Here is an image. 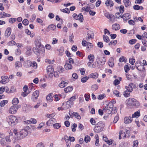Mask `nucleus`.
<instances>
[{
  "label": "nucleus",
  "mask_w": 147,
  "mask_h": 147,
  "mask_svg": "<svg viewBox=\"0 0 147 147\" xmlns=\"http://www.w3.org/2000/svg\"><path fill=\"white\" fill-rule=\"evenodd\" d=\"M113 105L112 102H109L106 106L103 107L102 110L100 109L98 110L99 114L102 116L103 114V112L106 114L109 115L111 113L113 114L116 113L117 109L116 107H114Z\"/></svg>",
  "instance_id": "f257e3e1"
},
{
  "label": "nucleus",
  "mask_w": 147,
  "mask_h": 147,
  "mask_svg": "<svg viewBox=\"0 0 147 147\" xmlns=\"http://www.w3.org/2000/svg\"><path fill=\"white\" fill-rule=\"evenodd\" d=\"M127 104L129 106H133L134 107L138 108L140 105L139 102L134 98H130L126 101Z\"/></svg>",
  "instance_id": "f03ea898"
},
{
  "label": "nucleus",
  "mask_w": 147,
  "mask_h": 147,
  "mask_svg": "<svg viewBox=\"0 0 147 147\" xmlns=\"http://www.w3.org/2000/svg\"><path fill=\"white\" fill-rule=\"evenodd\" d=\"M105 126V123L102 121H100L97 123L95 126L94 130L96 133H98L102 131Z\"/></svg>",
  "instance_id": "7ed1b4c3"
},
{
  "label": "nucleus",
  "mask_w": 147,
  "mask_h": 147,
  "mask_svg": "<svg viewBox=\"0 0 147 147\" xmlns=\"http://www.w3.org/2000/svg\"><path fill=\"white\" fill-rule=\"evenodd\" d=\"M7 121L9 125L11 126H13L17 123L18 119L16 116L10 115L8 117Z\"/></svg>",
  "instance_id": "20e7f679"
},
{
  "label": "nucleus",
  "mask_w": 147,
  "mask_h": 147,
  "mask_svg": "<svg viewBox=\"0 0 147 147\" xmlns=\"http://www.w3.org/2000/svg\"><path fill=\"white\" fill-rule=\"evenodd\" d=\"M30 129V127L28 126H26L24 129H22L19 132L20 136L18 139H22L26 136L28 134V131Z\"/></svg>",
  "instance_id": "39448f33"
},
{
  "label": "nucleus",
  "mask_w": 147,
  "mask_h": 147,
  "mask_svg": "<svg viewBox=\"0 0 147 147\" xmlns=\"http://www.w3.org/2000/svg\"><path fill=\"white\" fill-rule=\"evenodd\" d=\"M33 50L34 53L38 56L43 54L45 53V48L43 46L35 48Z\"/></svg>",
  "instance_id": "423d86ee"
},
{
  "label": "nucleus",
  "mask_w": 147,
  "mask_h": 147,
  "mask_svg": "<svg viewBox=\"0 0 147 147\" xmlns=\"http://www.w3.org/2000/svg\"><path fill=\"white\" fill-rule=\"evenodd\" d=\"M96 60L98 66L99 67L104 65L106 61L104 57H103V58H100L98 57H97Z\"/></svg>",
  "instance_id": "0eeeda50"
},
{
  "label": "nucleus",
  "mask_w": 147,
  "mask_h": 147,
  "mask_svg": "<svg viewBox=\"0 0 147 147\" xmlns=\"http://www.w3.org/2000/svg\"><path fill=\"white\" fill-rule=\"evenodd\" d=\"M72 16L74 19L76 20H78L81 22H82L83 21V16L81 13H80L78 15L76 13H74L73 14Z\"/></svg>",
  "instance_id": "6e6552de"
},
{
  "label": "nucleus",
  "mask_w": 147,
  "mask_h": 147,
  "mask_svg": "<svg viewBox=\"0 0 147 147\" xmlns=\"http://www.w3.org/2000/svg\"><path fill=\"white\" fill-rule=\"evenodd\" d=\"M74 104V102H71L70 100H68L66 102H64L62 104V105L64 106V109H67L72 107Z\"/></svg>",
  "instance_id": "1a4fd4ad"
},
{
  "label": "nucleus",
  "mask_w": 147,
  "mask_h": 147,
  "mask_svg": "<svg viewBox=\"0 0 147 147\" xmlns=\"http://www.w3.org/2000/svg\"><path fill=\"white\" fill-rule=\"evenodd\" d=\"M18 106L17 105H13L11 106V107L9 109V112L10 113L12 114L16 113L18 109L17 107Z\"/></svg>",
  "instance_id": "9d476101"
},
{
  "label": "nucleus",
  "mask_w": 147,
  "mask_h": 147,
  "mask_svg": "<svg viewBox=\"0 0 147 147\" xmlns=\"http://www.w3.org/2000/svg\"><path fill=\"white\" fill-rule=\"evenodd\" d=\"M105 16L107 18L109 19L112 22H114V16L113 15L110 14L109 12H106L105 13Z\"/></svg>",
  "instance_id": "9b49d317"
},
{
  "label": "nucleus",
  "mask_w": 147,
  "mask_h": 147,
  "mask_svg": "<svg viewBox=\"0 0 147 147\" xmlns=\"http://www.w3.org/2000/svg\"><path fill=\"white\" fill-rule=\"evenodd\" d=\"M132 118L130 116L125 117L124 119V123L126 124L131 123L133 120Z\"/></svg>",
  "instance_id": "f8f14e48"
},
{
  "label": "nucleus",
  "mask_w": 147,
  "mask_h": 147,
  "mask_svg": "<svg viewBox=\"0 0 147 147\" xmlns=\"http://www.w3.org/2000/svg\"><path fill=\"white\" fill-rule=\"evenodd\" d=\"M2 80L0 81V83L3 84H5L9 81V79L7 76H2Z\"/></svg>",
  "instance_id": "ddd939ff"
},
{
  "label": "nucleus",
  "mask_w": 147,
  "mask_h": 147,
  "mask_svg": "<svg viewBox=\"0 0 147 147\" xmlns=\"http://www.w3.org/2000/svg\"><path fill=\"white\" fill-rule=\"evenodd\" d=\"M131 15L129 13H126L123 14L121 18H122L124 21L127 22L131 18Z\"/></svg>",
  "instance_id": "4468645a"
},
{
  "label": "nucleus",
  "mask_w": 147,
  "mask_h": 147,
  "mask_svg": "<svg viewBox=\"0 0 147 147\" xmlns=\"http://www.w3.org/2000/svg\"><path fill=\"white\" fill-rule=\"evenodd\" d=\"M134 85L133 83H130L127 86H125V88L129 92H132L133 90V87H134Z\"/></svg>",
  "instance_id": "2eb2a0df"
},
{
  "label": "nucleus",
  "mask_w": 147,
  "mask_h": 147,
  "mask_svg": "<svg viewBox=\"0 0 147 147\" xmlns=\"http://www.w3.org/2000/svg\"><path fill=\"white\" fill-rule=\"evenodd\" d=\"M32 62L29 60L25 61L24 62L23 65L24 67L28 68L31 66Z\"/></svg>",
  "instance_id": "dca6fc26"
},
{
  "label": "nucleus",
  "mask_w": 147,
  "mask_h": 147,
  "mask_svg": "<svg viewBox=\"0 0 147 147\" xmlns=\"http://www.w3.org/2000/svg\"><path fill=\"white\" fill-rule=\"evenodd\" d=\"M88 37H86L87 40L90 38H94V33L92 31H89L87 32Z\"/></svg>",
  "instance_id": "f3484780"
},
{
  "label": "nucleus",
  "mask_w": 147,
  "mask_h": 147,
  "mask_svg": "<svg viewBox=\"0 0 147 147\" xmlns=\"http://www.w3.org/2000/svg\"><path fill=\"white\" fill-rule=\"evenodd\" d=\"M105 3L107 6H109L110 7H112L114 5L113 1L111 0H106Z\"/></svg>",
  "instance_id": "a211bd4d"
},
{
  "label": "nucleus",
  "mask_w": 147,
  "mask_h": 147,
  "mask_svg": "<svg viewBox=\"0 0 147 147\" xmlns=\"http://www.w3.org/2000/svg\"><path fill=\"white\" fill-rule=\"evenodd\" d=\"M11 15L10 14L5 13L3 11H2L0 13V18H4L6 17H10Z\"/></svg>",
  "instance_id": "6ab92c4d"
},
{
  "label": "nucleus",
  "mask_w": 147,
  "mask_h": 147,
  "mask_svg": "<svg viewBox=\"0 0 147 147\" xmlns=\"http://www.w3.org/2000/svg\"><path fill=\"white\" fill-rule=\"evenodd\" d=\"M11 29L10 28L8 27L6 29L5 34L6 36H7L8 37L11 34Z\"/></svg>",
  "instance_id": "aec40b11"
},
{
  "label": "nucleus",
  "mask_w": 147,
  "mask_h": 147,
  "mask_svg": "<svg viewBox=\"0 0 147 147\" xmlns=\"http://www.w3.org/2000/svg\"><path fill=\"white\" fill-rule=\"evenodd\" d=\"M90 78L96 79L98 76V74L96 72L90 74L88 76Z\"/></svg>",
  "instance_id": "412c9836"
},
{
  "label": "nucleus",
  "mask_w": 147,
  "mask_h": 147,
  "mask_svg": "<svg viewBox=\"0 0 147 147\" xmlns=\"http://www.w3.org/2000/svg\"><path fill=\"white\" fill-rule=\"evenodd\" d=\"M112 28L115 31L117 30L120 29V25L118 24H115L112 25Z\"/></svg>",
  "instance_id": "4be33fe9"
},
{
  "label": "nucleus",
  "mask_w": 147,
  "mask_h": 147,
  "mask_svg": "<svg viewBox=\"0 0 147 147\" xmlns=\"http://www.w3.org/2000/svg\"><path fill=\"white\" fill-rule=\"evenodd\" d=\"M53 94L52 93H50L49 94L47 95L46 97V99L47 101L51 102L53 101Z\"/></svg>",
  "instance_id": "5701e85b"
},
{
  "label": "nucleus",
  "mask_w": 147,
  "mask_h": 147,
  "mask_svg": "<svg viewBox=\"0 0 147 147\" xmlns=\"http://www.w3.org/2000/svg\"><path fill=\"white\" fill-rule=\"evenodd\" d=\"M47 73L53 72L54 69L52 65H50L47 67Z\"/></svg>",
  "instance_id": "b1692460"
},
{
  "label": "nucleus",
  "mask_w": 147,
  "mask_h": 147,
  "mask_svg": "<svg viewBox=\"0 0 147 147\" xmlns=\"http://www.w3.org/2000/svg\"><path fill=\"white\" fill-rule=\"evenodd\" d=\"M123 2L126 7H129L131 5V2L129 0H123Z\"/></svg>",
  "instance_id": "393cba45"
},
{
  "label": "nucleus",
  "mask_w": 147,
  "mask_h": 147,
  "mask_svg": "<svg viewBox=\"0 0 147 147\" xmlns=\"http://www.w3.org/2000/svg\"><path fill=\"white\" fill-rule=\"evenodd\" d=\"M87 45L86 49L88 51H89L90 50H91L93 47V44L88 42H87Z\"/></svg>",
  "instance_id": "a878e982"
},
{
  "label": "nucleus",
  "mask_w": 147,
  "mask_h": 147,
  "mask_svg": "<svg viewBox=\"0 0 147 147\" xmlns=\"http://www.w3.org/2000/svg\"><path fill=\"white\" fill-rule=\"evenodd\" d=\"M67 84L68 83L67 82H65L64 81H62L59 84V86L60 88H63L67 86Z\"/></svg>",
  "instance_id": "bb28decb"
},
{
  "label": "nucleus",
  "mask_w": 147,
  "mask_h": 147,
  "mask_svg": "<svg viewBox=\"0 0 147 147\" xmlns=\"http://www.w3.org/2000/svg\"><path fill=\"white\" fill-rule=\"evenodd\" d=\"M73 88L72 86H68V87L65 88L64 90L66 93H67L71 92L73 90Z\"/></svg>",
  "instance_id": "cd10ccee"
},
{
  "label": "nucleus",
  "mask_w": 147,
  "mask_h": 147,
  "mask_svg": "<svg viewBox=\"0 0 147 147\" xmlns=\"http://www.w3.org/2000/svg\"><path fill=\"white\" fill-rule=\"evenodd\" d=\"M64 67L66 69L69 70L72 68V66L70 64L66 63L64 65Z\"/></svg>",
  "instance_id": "c85d7f7f"
},
{
  "label": "nucleus",
  "mask_w": 147,
  "mask_h": 147,
  "mask_svg": "<svg viewBox=\"0 0 147 147\" xmlns=\"http://www.w3.org/2000/svg\"><path fill=\"white\" fill-rule=\"evenodd\" d=\"M19 100L16 98H14L12 100V103L14 105H16L18 103Z\"/></svg>",
  "instance_id": "c756f323"
},
{
  "label": "nucleus",
  "mask_w": 147,
  "mask_h": 147,
  "mask_svg": "<svg viewBox=\"0 0 147 147\" xmlns=\"http://www.w3.org/2000/svg\"><path fill=\"white\" fill-rule=\"evenodd\" d=\"M71 114H72L74 115V116L77 119H81V116L78 113L73 112V113H72Z\"/></svg>",
  "instance_id": "7c9ffc66"
},
{
  "label": "nucleus",
  "mask_w": 147,
  "mask_h": 147,
  "mask_svg": "<svg viewBox=\"0 0 147 147\" xmlns=\"http://www.w3.org/2000/svg\"><path fill=\"white\" fill-rule=\"evenodd\" d=\"M140 111H138L134 113L132 115V118L136 117H139L140 116Z\"/></svg>",
  "instance_id": "2f4dec72"
},
{
  "label": "nucleus",
  "mask_w": 147,
  "mask_h": 147,
  "mask_svg": "<svg viewBox=\"0 0 147 147\" xmlns=\"http://www.w3.org/2000/svg\"><path fill=\"white\" fill-rule=\"evenodd\" d=\"M94 57L93 55L90 54L89 55L88 57V59L89 60L93 62L94 61Z\"/></svg>",
  "instance_id": "473e14b6"
},
{
  "label": "nucleus",
  "mask_w": 147,
  "mask_h": 147,
  "mask_svg": "<svg viewBox=\"0 0 147 147\" xmlns=\"http://www.w3.org/2000/svg\"><path fill=\"white\" fill-rule=\"evenodd\" d=\"M131 92H129V91L128 90H125L124 91V93L123 94V95L125 97H127L129 96H130V93Z\"/></svg>",
  "instance_id": "72a5a7b5"
},
{
  "label": "nucleus",
  "mask_w": 147,
  "mask_h": 147,
  "mask_svg": "<svg viewBox=\"0 0 147 147\" xmlns=\"http://www.w3.org/2000/svg\"><path fill=\"white\" fill-rule=\"evenodd\" d=\"M39 91L36 90L33 93L32 96L38 98V97L39 96Z\"/></svg>",
  "instance_id": "f704fd0d"
},
{
  "label": "nucleus",
  "mask_w": 147,
  "mask_h": 147,
  "mask_svg": "<svg viewBox=\"0 0 147 147\" xmlns=\"http://www.w3.org/2000/svg\"><path fill=\"white\" fill-rule=\"evenodd\" d=\"M53 123H54V122L53 121V119H50L46 122V124L48 126H50L52 124L53 125Z\"/></svg>",
  "instance_id": "c9c22d12"
},
{
  "label": "nucleus",
  "mask_w": 147,
  "mask_h": 147,
  "mask_svg": "<svg viewBox=\"0 0 147 147\" xmlns=\"http://www.w3.org/2000/svg\"><path fill=\"white\" fill-rule=\"evenodd\" d=\"M57 69L58 71L60 73H63L65 70L64 69L62 66L57 67Z\"/></svg>",
  "instance_id": "e433bc0d"
},
{
  "label": "nucleus",
  "mask_w": 147,
  "mask_h": 147,
  "mask_svg": "<svg viewBox=\"0 0 147 147\" xmlns=\"http://www.w3.org/2000/svg\"><path fill=\"white\" fill-rule=\"evenodd\" d=\"M53 127L54 128L56 129H59L61 127V125L60 123H56L54 124H53Z\"/></svg>",
  "instance_id": "4c0bfd02"
},
{
  "label": "nucleus",
  "mask_w": 147,
  "mask_h": 147,
  "mask_svg": "<svg viewBox=\"0 0 147 147\" xmlns=\"http://www.w3.org/2000/svg\"><path fill=\"white\" fill-rule=\"evenodd\" d=\"M60 11L63 13H70V11L69 9L67 8H66L65 9H60Z\"/></svg>",
  "instance_id": "58836bf2"
},
{
  "label": "nucleus",
  "mask_w": 147,
  "mask_h": 147,
  "mask_svg": "<svg viewBox=\"0 0 147 147\" xmlns=\"http://www.w3.org/2000/svg\"><path fill=\"white\" fill-rule=\"evenodd\" d=\"M89 78V76H85L82 78L81 79V81L83 83L86 82Z\"/></svg>",
  "instance_id": "ea45409f"
},
{
  "label": "nucleus",
  "mask_w": 147,
  "mask_h": 147,
  "mask_svg": "<svg viewBox=\"0 0 147 147\" xmlns=\"http://www.w3.org/2000/svg\"><path fill=\"white\" fill-rule=\"evenodd\" d=\"M16 18H11L9 19V22L11 24L15 23L16 21Z\"/></svg>",
  "instance_id": "a19ab883"
},
{
  "label": "nucleus",
  "mask_w": 147,
  "mask_h": 147,
  "mask_svg": "<svg viewBox=\"0 0 147 147\" xmlns=\"http://www.w3.org/2000/svg\"><path fill=\"white\" fill-rule=\"evenodd\" d=\"M127 59L125 57L122 56L120 57L119 59V61L120 62H125Z\"/></svg>",
  "instance_id": "79ce46f5"
},
{
  "label": "nucleus",
  "mask_w": 147,
  "mask_h": 147,
  "mask_svg": "<svg viewBox=\"0 0 147 147\" xmlns=\"http://www.w3.org/2000/svg\"><path fill=\"white\" fill-rule=\"evenodd\" d=\"M113 94L117 97H121V94H120L119 91L117 90L114 91Z\"/></svg>",
  "instance_id": "37998d69"
},
{
  "label": "nucleus",
  "mask_w": 147,
  "mask_h": 147,
  "mask_svg": "<svg viewBox=\"0 0 147 147\" xmlns=\"http://www.w3.org/2000/svg\"><path fill=\"white\" fill-rule=\"evenodd\" d=\"M103 39L104 40V41L106 42H108L109 41V37L107 36H105L104 35H103Z\"/></svg>",
  "instance_id": "c03bdc74"
},
{
  "label": "nucleus",
  "mask_w": 147,
  "mask_h": 147,
  "mask_svg": "<svg viewBox=\"0 0 147 147\" xmlns=\"http://www.w3.org/2000/svg\"><path fill=\"white\" fill-rule=\"evenodd\" d=\"M8 102V101L7 100H3L1 101L0 103V106L1 107H3Z\"/></svg>",
  "instance_id": "a18cd8bd"
},
{
  "label": "nucleus",
  "mask_w": 147,
  "mask_h": 147,
  "mask_svg": "<svg viewBox=\"0 0 147 147\" xmlns=\"http://www.w3.org/2000/svg\"><path fill=\"white\" fill-rule=\"evenodd\" d=\"M90 140V138L88 136H86L84 138V140L86 143L89 142Z\"/></svg>",
  "instance_id": "49530a36"
},
{
  "label": "nucleus",
  "mask_w": 147,
  "mask_h": 147,
  "mask_svg": "<svg viewBox=\"0 0 147 147\" xmlns=\"http://www.w3.org/2000/svg\"><path fill=\"white\" fill-rule=\"evenodd\" d=\"M117 43V40H112L110 41L109 43L108 44V45L109 46L112 45L113 44L114 45H115Z\"/></svg>",
  "instance_id": "de8ad7c7"
},
{
  "label": "nucleus",
  "mask_w": 147,
  "mask_h": 147,
  "mask_svg": "<svg viewBox=\"0 0 147 147\" xmlns=\"http://www.w3.org/2000/svg\"><path fill=\"white\" fill-rule=\"evenodd\" d=\"M15 65L16 66L18 67H21L22 66V64L20 61H17L16 62Z\"/></svg>",
  "instance_id": "09e8293b"
},
{
  "label": "nucleus",
  "mask_w": 147,
  "mask_h": 147,
  "mask_svg": "<svg viewBox=\"0 0 147 147\" xmlns=\"http://www.w3.org/2000/svg\"><path fill=\"white\" fill-rule=\"evenodd\" d=\"M0 144L3 146H5L6 145V142L5 140V139H2L0 142Z\"/></svg>",
  "instance_id": "8fccbe9b"
},
{
  "label": "nucleus",
  "mask_w": 147,
  "mask_h": 147,
  "mask_svg": "<svg viewBox=\"0 0 147 147\" xmlns=\"http://www.w3.org/2000/svg\"><path fill=\"white\" fill-rule=\"evenodd\" d=\"M98 86L96 84H94L91 86V89L92 90H96L98 89Z\"/></svg>",
  "instance_id": "3c124183"
},
{
  "label": "nucleus",
  "mask_w": 147,
  "mask_h": 147,
  "mask_svg": "<svg viewBox=\"0 0 147 147\" xmlns=\"http://www.w3.org/2000/svg\"><path fill=\"white\" fill-rule=\"evenodd\" d=\"M120 12L121 13H123L124 11V7L123 5H121L119 7Z\"/></svg>",
  "instance_id": "603ef678"
},
{
  "label": "nucleus",
  "mask_w": 147,
  "mask_h": 147,
  "mask_svg": "<svg viewBox=\"0 0 147 147\" xmlns=\"http://www.w3.org/2000/svg\"><path fill=\"white\" fill-rule=\"evenodd\" d=\"M85 100L88 101L89 100V99L90 97V94L88 93H86L84 95Z\"/></svg>",
  "instance_id": "864d4df0"
},
{
  "label": "nucleus",
  "mask_w": 147,
  "mask_h": 147,
  "mask_svg": "<svg viewBox=\"0 0 147 147\" xmlns=\"http://www.w3.org/2000/svg\"><path fill=\"white\" fill-rule=\"evenodd\" d=\"M31 66H32L35 69H36L37 67V63L35 61H33V63L32 62V64H31Z\"/></svg>",
  "instance_id": "5fc2aeb1"
},
{
  "label": "nucleus",
  "mask_w": 147,
  "mask_h": 147,
  "mask_svg": "<svg viewBox=\"0 0 147 147\" xmlns=\"http://www.w3.org/2000/svg\"><path fill=\"white\" fill-rule=\"evenodd\" d=\"M35 45L36 47V48H37L38 47H40V46H43L42 45H41V44L40 42L38 40H37L36 41Z\"/></svg>",
  "instance_id": "6e6d98bb"
},
{
  "label": "nucleus",
  "mask_w": 147,
  "mask_h": 147,
  "mask_svg": "<svg viewBox=\"0 0 147 147\" xmlns=\"http://www.w3.org/2000/svg\"><path fill=\"white\" fill-rule=\"evenodd\" d=\"M124 69L125 72L127 73L130 70V68L127 65H125L124 66Z\"/></svg>",
  "instance_id": "4d7b16f0"
},
{
  "label": "nucleus",
  "mask_w": 147,
  "mask_h": 147,
  "mask_svg": "<svg viewBox=\"0 0 147 147\" xmlns=\"http://www.w3.org/2000/svg\"><path fill=\"white\" fill-rule=\"evenodd\" d=\"M49 28L51 30H54L56 28V26L53 24H51L49 26Z\"/></svg>",
  "instance_id": "13d9d810"
},
{
  "label": "nucleus",
  "mask_w": 147,
  "mask_h": 147,
  "mask_svg": "<svg viewBox=\"0 0 147 147\" xmlns=\"http://www.w3.org/2000/svg\"><path fill=\"white\" fill-rule=\"evenodd\" d=\"M137 40L135 39H132L129 41V43L131 45H133L136 42Z\"/></svg>",
  "instance_id": "bf43d9fd"
},
{
  "label": "nucleus",
  "mask_w": 147,
  "mask_h": 147,
  "mask_svg": "<svg viewBox=\"0 0 147 147\" xmlns=\"http://www.w3.org/2000/svg\"><path fill=\"white\" fill-rule=\"evenodd\" d=\"M55 115V113H53L51 114H47V117L48 118H53Z\"/></svg>",
  "instance_id": "052dcab7"
},
{
  "label": "nucleus",
  "mask_w": 147,
  "mask_h": 147,
  "mask_svg": "<svg viewBox=\"0 0 147 147\" xmlns=\"http://www.w3.org/2000/svg\"><path fill=\"white\" fill-rule=\"evenodd\" d=\"M29 23L28 20L27 19H24L22 21V23L25 26L28 25Z\"/></svg>",
  "instance_id": "680f3d73"
},
{
  "label": "nucleus",
  "mask_w": 147,
  "mask_h": 147,
  "mask_svg": "<svg viewBox=\"0 0 147 147\" xmlns=\"http://www.w3.org/2000/svg\"><path fill=\"white\" fill-rule=\"evenodd\" d=\"M104 97H105V94H103L99 95L98 96L97 98L99 100H102L104 98Z\"/></svg>",
  "instance_id": "e2e57ef3"
},
{
  "label": "nucleus",
  "mask_w": 147,
  "mask_h": 147,
  "mask_svg": "<svg viewBox=\"0 0 147 147\" xmlns=\"http://www.w3.org/2000/svg\"><path fill=\"white\" fill-rule=\"evenodd\" d=\"M30 92V91H29V90L28 91V92H22V96L23 97L26 96Z\"/></svg>",
  "instance_id": "0e129e2a"
},
{
  "label": "nucleus",
  "mask_w": 147,
  "mask_h": 147,
  "mask_svg": "<svg viewBox=\"0 0 147 147\" xmlns=\"http://www.w3.org/2000/svg\"><path fill=\"white\" fill-rule=\"evenodd\" d=\"M135 61V60L134 59L130 58L129 59V62L131 65H133Z\"/></svg>",
  "instance_id": "69168bd1"
},
{
  "label": "nucleus",
  "mask_w": 147,
  "mask_h": 147,
  "mask_svg": "<svg viewBox=\"0 0 147 147\" xmlns=\"http://www.w3.org/2000/svg\"><path fill=\"white\" fill-rule=\"evenodd\" d=\"M86 69L84 68H82L80 69L81 74L82 75H84L85 74Z\"/></svg>",
  "instance_id": "338daca9"
},
{
  "label": "nucleus",
  "mask_w": 147,
  "mask_h": 147,
  "mask_svg": "<svg viewBox=\"0 0 147 147\" xmlns=\"http://www.w3.org/2000/svg\"><path fill=\"white\" fill-rule=\"evenodd\" d=\"M138 144V141L137 140H135L134 142V144L133 147H137Z\"/></svg>",
  "instance_id": "774afa93"
}]
</instances>
